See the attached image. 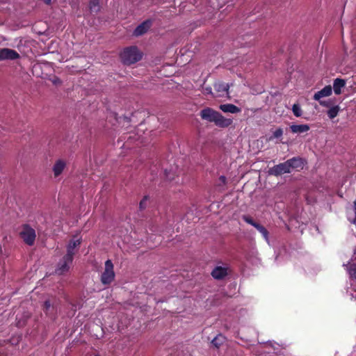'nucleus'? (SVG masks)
Masks as SVG:
<instances>
[{
    "instance_id": "nucleus-1",
    "label": "nucleus",
    "mask_w": 356,
    "mask_h": 356,
    "mask_svg": "<svg viewBox=\"0 0 356 356\" xmlns=\"http://www.w3.org/2000/svg\"><path fill=\"white\" fill-rule=\"evenodd\" d=\"M200 115L202 120L213 122L220 128L228 127L233 122L232 119L225 118L221 113L209 107L202 109Z\"/></svg>"
},
{
    "instance_id": "nucleus-8",
    "label": "nucleus",
    "mask_w": 356,
    "mask_h": 356,
    "mask_svg": "<svg viewBox=\"0 0 356 356\" xmlns=\"http://www.w3.org/2000/svg\"><path fill=\"white\" fill-rule=\"evenodd\" d=\"M151 26V20L147 19L144 21L135 29L134 35L135 36H140L145 34L150 29Z\"/></svg>"
},
{
    "instance_id": "nucleus-19",
    "label": "nucleus",
    "mask_w": 356,
    "mask_h": 356,
    "mask_svg": "<svg viewBox=\"0 0 356 356\" xmlns=\"http://www.w3.org/2000/svg\"><path fill=\"white\" fill-rule=\"evenodd\" d=\"M225 339L222 334H219L211 341V344L215 348H219L225 342Z\"/></svg>"
},
{
    "instance_id": "nucleus-25",
    "label": "nucleus",
    "mask_w": 356,
    "mask_h": 356,
    "mask_svg": "<svg viewBox=\"0 0 356 356\" xmlns=\"http://www.w3.org/2000/svg\"><path fill=\"white\" fill-rule=\"evenodd\" d=\"M147 200H148V196L145 195L140 200V202L139 203V208L140 210H143L146 208V203H147Z\"/></svg>"
},
{
    "instance_id": "nucleus-15",
    "label": "nucleus",
    "mask_w": 356,
    "mask_h": 356,
    "mask_svg": "<svg viewBox=\"0 0 356 356\" xmlns=\"http://www.w3.org/2000/svg\"><path fill=\"white\" fill-rule=\"evenodd\" d=\"M65 165L66 163L61 159L58 160L55 163L53 167V172L55 177L59 176L62 173L64 168H65Z\"/></svg>"
},
{
    "instance_id": "nucleus-29",
    "label": "nucleus",
    "mask_w": 356,
    "mask_h": 356,
    "mask_svg": "<svg viewBox=\"0 0 356 356\" xmlns=\"http://www.w3.org/2000/svg\"><path fill=\"white\" fill-rule=\"evenodd\" d=\"M204 91L206 94H212V89L211 87L204 88Z\"/></svg>"
},
{
    "instance_id": "nucleus-22",
    "label": "nucleus",
    "mask_w": 356,
    "mask_h": 356,
    "mask_svg": "<svg viewBox=\"0 0 356 356\" xmlns=\"http://www.w3.org/2000/svg\"><path fill=\"white\" fill-rule=\"evenodd\" d=\"M340 110V108L339 106H334L330 108L327 111V115L330 119L334 118L337 115Z\"/></svg>"
},
{
    "instance_id": "nucleus-7",
    "label": "nucleus",
    "mask_w": 356,
    "mask_h": 356,
    "mask_svg": "<svg viewBox=\"0 0 356 356\" xmlns=\"http://www.w3.org/2000/svg\"><path fill=\"white\" fill-rule=\"evenodd\" d=\"M19 58V54L14 49L3 48L0 49V60H16Z\"/></svg>"
},
{
    "instance_id": "nucleus-20",
    "label": "nucleus",
    "mask_w": 356,
    "mask_h": 356,
    "mask_svg": "<svg viewBox=\"0 0 356 356\" xmlns=\"http://www.w3.org/2000/svg\"><path fill=\"white\" fill-rule=\"evenodd\" d=\"M89 9L91 13H97L100 10L99 0H90L89 2Z\"/></svg>"
},
{
    "instance_id": "nucleus-13",
    "label": "nucleus",
    "mask_w": 356,
    "mask_h": 356,
    "mask_svg": "<svg viewBox=\"0 0 356 356\" xmlns=\"http://www.w3.org/2000/svg\"><path fill=\"white\" fill-rule=\"evenodd\" d=\"M215 90L218 93V96H224L227 94L229 89V85L223 82H216L213 85Z\"/></svg>"
},
{
    "instance_id": "nucleus-30",
    "label": "nucleus",
    "mask_w": 356,
    "mask_h": 356,
    "mask_svg": "<svg viewBox=\"0 0 356 356\" xmlns=\"http://www.w3.org/2000/svg\"><path fill=\"white\" fill-rule=\"evenodd\" d=\"M53 83L55 84V85H57V84H60L61 83V81L59 78H55L54 80H53Z\"/></svg>"
},
{
    "instance_id": "nucleus-4",
    "label": "nucleus",
    "mask_w": 356,
    "mask_h": 356,
    "mask_svg": "<svg viewBox=\"0 0 356 356\" xmlns=\"http://www.w3.org/2000/svg\"><path fill=\"white\" fill-rule=\"evenodd\" d=\"M104 266V270L101 275V282L103 284L108 285L114 280L115 274L111 260H106Z\"/></svg>"
},
{
    "instance_id": "nucleus-18",
    "label": "nucleus",
    "mask_w": 356,
    "mask_h": 356,
    "mask_svg": "<svg viewBox=\"0 0 356 356\" xmlns=\"http://www.w3.org/2000/svg\"><path fill=\"white\" fill-rule=\"evenodd\" d=\"M346 85V81L342 79L337 78L334 79L333 83V90L336 95L341 93V88Z\"/></svg>"
},
{
    "instance_id": "nucleus-24",
    "label": "nucleus",
    "mask_w": 356,
    "mask_h": 356,
    "mask_svg": "<svg viewBox=\"0 0 356 356\" xmlns=\"http://www.w3.org/2000/svg\"><path fill=\"white\" fill-rule=\"evenodd\" d=\"M242 219L247 222L248 224H250L252 225L253 227H256V225L258 224V222H255L252 218L248 215H243L242 216Z\"/></svg>"
},
{
    "instance_id": "nucleus-26",
    "label": "nucleus",
    "mask_w": 356,
    "mask_h": 356,
    "mask_svg": "<svg viewBox=\"0 0 356 356\" xmlns=\"http://www.w3.org/2000/svg\"><path fill=\"white\" fill-rule=\"evenodd\" d=\"M349 273L351 277L356 278V264H351L350 266Z\"/></svg>"
},
{
    "instance_id": "nucleus-3",
    "label": "nucleus",
    "mask_w": 356,
    "mask_h": 356,
    "mask_svg": "<svg viewBox=\"0 0 356 356\" xmlns=\"http://www.w3.org/2000/svg\"><path fill=\"white\" fill-rule=\"evenodd\" d=\"M19 234L26 245L31 246L34 244L36 238L35 231L29 224L22 225Z\"/></svg>"
},
{
    "instance_id": "nucleus-32",
    "label": "nucleus",
    "mask_w": 356,
    "mask_h": 356,
    "mask_svg": "<svg viewBox=\"0 0 356 356\" xmlns=\"http://www.w3.org/2000/svg\"><path fill=\"white\" fill-rule=\"evenodd\" d=\"M320 104H321V105L327 106V105L325 102H320Z\"/></svg>"
},
{
    "instance_id": "nucleus-23",
    "label": "nucleus",
    "mask_w": 356,
    "mask_h": 356,
    "mask_svg": "<svg viewBox=\"0 0 356 356\" xmlns=\"http://www.w3.org/2000/svg\"><path fill=\"white\" fill-rule=\"evenodd\" d=\"M292 111L296 117H300L302 114V111L298 104H294L293 105Z\"/></svg>"
},
{
    "instance_id": "nucleus-28",
    "label": "nucleus",
    "mask_w": 356,
    "mask_h": 356,
    "mask_svg": "<svg viewBox=\"0 0 356 356\" xmlns=\"http://www.w3.org/2000/svg\"><path fill=\"white\" fill-rule=\"evenodd\" d=\"M218 181L219 183L218 184V186H225L227 184V178L224 175L220 176L218 179Z\"/></svg>"
},
{
    "instance_id": "nucleus-9",
    "label": "nucleus",
    "mask_w": 356,
    "mask_h": 356,
    "mask_svg": "<svg viewBox=\"0 0 356 356\" xmlns=\"http://www.w3.org/2000/svg\"><path fill=\"white\" fill-rule=\"evenodd\" d=\"M81 240H71L70 241L67 246V253L65 254L67 257H71L74 259V255L76 253L75 248L81 245Z\"/></svg>"
},
{
    "instance_id": "nucleus-2",
    "label": "nucleus",
    "mask_w": 356,
    "mask_h": 356,
    "mask_svg": "<svg viewBox=\"0 0 356 356\" xmlns=\"http://www.w3.org/2000/svg\"><path fill=\"white\" fill-rule=\"evenodd\" d=\"M122 62L127 65L137 63L142 58V53L136 46L125 48L120 54Z\"/></svg>"
},
{
    "instance_id": "nucleus-21",
    "label": "nucleus",
    "mask_w": 356,
    "mask_h": 356,
    "mask_svg": "<svg viewBox=\"0 0 356 356\" xmlns=\"http://www.w3.org/2000/svg\"><path fill=\"white\" fill-rule=\"evenodd\" d=\"M255 228L261 234L264 238L268 243V231L266 229L265 227L258 223Z\"/></svg>"
},
{
    "instance_id": "nucleus-17",
    "label": "nucleus",
    "mask_w": 356,
    "mask_h": 356,
    "mask_svg": "<svg viewBox=\"0 0 356 356\" xmlns=\"http://www.w3.org/2000/svg\"><path fill=\"white\" fill-rule=\"evenodd\" d=\"M290 129L293 134H301L308 131L310 127L308 124H292Z\"/></svg>"
},
{
    "instance_id": "nucleus-10",
    "label": "nucleus",
    "mask_w": 356,
    "mask_h": 356,
    "mask_svg": "<svg viewBox=\"0 0 356 356\" xmlns=\"http://www.w3.org/2000/svg\"><path fill=\"white\" fill-rule=\"evenodd\" d=\"M289 170L291 169H302L304 166V161L300 157H293L292 159L286 161Z\"/></svg>"
},
{
    "instance_id": "nucleus-5",
    "label": "nucleus",
    "mask_w": 356,
    "mask_h": 356,
    "mask_svg": "<svg viewBox=\"0 0 356 356\" xmlns=\"http://www.w3.org/2000/svg\"><path fill=\"white\" fill-rule=\"evenodd\" d=\"M73 259V258L67 257V256L64 255L57 265L56 273L58 275H64L68 272L70 268V266L72 264Z\"/></svg>"
},
{
    "instance_id": "nucleus-6",
    "label": "nucleus",
    "mask_w": 356,
    "mask_h": 356,
    "mask_svg": "<svg viewBox=\"0 0 356 356\" xmlns=\"http://www.w3.org/2000/svg\"><path fill=\"white\" fill-rule=\"evenodd\" d=\"M291 172L286 161L284 163L274 165L268 170L269 175L276 177L280 176L283 174Z\"/></svg>"
},
{
    "instance_id": "nucleus-16",
    "label": "nucleus",
    "mask_w": 356,
    "mask_h": 356,
    "mask_svg": "<svg viewBox=\"0 0 356 356\" xmlns=\"http://www.w3.org/2000/svg\"><path fill=\"white\" fill-rule=\"evenodd\" d=\"M220 109L225 113H237L241 111V108L232 104H221Z\"/></svg>"
},
{
    "instance_id": "nucleus-12",
    "label": "nucleus",
    "mask_w": 356,
    "mask_h": 356,
    "mask_svg": "<svg viewBox=\"0 0 356 356\" xmlns=\"http://www.w3.org/2000/svg\"><path fill=\"white\" fill-rule=\"evenodd\" d=\"M42 309L45 314L51 318L54 317L56 313V308L54 305L51 304L50 300L44 301Z\"/></svg>"
},
{
    "instance_id": "nucleus-14",
    "label": "nucleus",
    "mask_w": 356,
    "mask_h": 356,
    "mask_svg": "<svg viewBox=\"0 0 356 356\" xmlns=\"http://www.w3.org/2000/svg\"><path fill=\"white\" fill-rule=\"evenodd\" d=\"M332 89L331 86H326L320 91L315 93L314 99L315 100L319 101L322 97L330 96L332 94Z\"/></svg>"
},
{
    "instance_id": "nucleus-11",
    "label": "nucleus",
    "mask_w": 356,
    "mask_h": 356,
    "mask_svg": "<svg viewBox=\"0 0 356 356\" xmlns=\"http://www.w3.org/2000/svg\"><path fill=\"white\" fill-rule=\"evenodd\" d=\"M211 274L214 279L220 280L227 276V268L222 266H216Z\"/></svg>"
},
{
    "instance_id": "nucleus-31",
    "label": "nucleus",
    "mask_w": 356,
    "mask_h": 356,
    "mask_svg": "<svg viewBox=\"0 0 356 356\" xmlns=\"http://www.w3.org/2000/svg\"><path fill=\"white\" fill-rule=\"evenodd\" d=\"M45 4L49 6L51 4V0H44Z\"/></svg>"
},
{
    "instance_id": "nucleus-27",
    "label": "nucleus",
    "mask_w": 356,
    "mask_h": 356,
    "mask_svg": "<svg viewBox=\"0 0 356 356\" xmlns=\"http://www.w3.org/2000/svg\"><path fill=\"white\" fill-rule=\"evenodd\" d=\"M282 134H283L282 129L279 128V129H277L273 132V137L275 138H278L281 137L282 136Z\"/></svg>"
}]
</instances>
